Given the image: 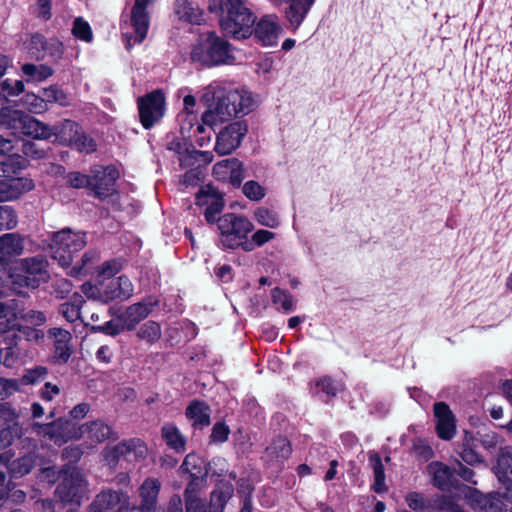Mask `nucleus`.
<instances>
[{
  "label": "nucleus",
  "instance_id": "1",
  "mask_svg": "<svg viewBox=\"0 0 512 512\" xmlns=\"http://www.w3.org/2000/svg\"><path fill=\"white\" fill-rule=\"evenodd\" d=\"M202 100L208 104L202 115L204 123L215 126L240 115L248 114L254 105L251 94L245 90L231 89L218 84L206 87Z\"/></svg>",
  "mask_w": 512,
  "mask_h": 512
},
{
  "label": "nucleus",
  "instance_id": "2",
  "mask_svg": "<svg viewBox=\"0 0 512 512\" xmlns=\"http://www.w3.org/2000/svg\"><path fill=\"white\" fill-rule=\"evenodd\" d=\"M86 244L85 232H73L69 228L54 232L50 243L52 258L63 268H70L68 275L72 277L89 274L92 272L94 264L99 261L98 252L89 250L78 262L73 264L74 254L82 250Z\"/></svg>",
  "mask_w": 512,
  "mask_h": 512
},
{
  "label": "nucleus",
  "instance_id": "3",
  "mask_svg": "<svg viewBox=\"0 0 512 512\" xmlns=\"http://www.w3.org/2000/svg\"><path fill=\"white\" fill-rule=\"evenodd\" d=\"M209 10L220 13L219 24L223 33L234 39H246L252 35L256 17L249 0H209Z\"/></svg>",
  "mask_w": 512,
  "mask_h": 512
},
{
  "label": "nucleus",
  "instance_id": "4",
  "mask_svg": "<svg viewBox=\"0 0 512 512\" xmlns=\"http://www.w3.org/2000/svg\"><path fill=\"white\" fill-rule=\"evenodd\" d=\"M193 62L206 67L231 64L234 61L232 45L214 31L199 36L190 53Z\"/></svg>",
  "mask_w": 512,
  "mask_h": 512
},
{
  "label": "nucleus",
  "instance_id": "5",
  "mask_svg": "<svg viewBox=\"0 0 512 512\" xmlns=\"http://www.w3.org/2000/svg\"><path fill=\"white\" fill-rule=\"evenodd\" d=\"M26 165L27 160L19 155L0 161V202L17 199L24 192L33 189L32 180L16 176Z\"/></svg>",
  "mask_w": 512,
  "mask_h": 512
},
{
  "label": "nucleus",
  "instance_id": "6",
  "mask_svg": "<svg viewBox=\"0 0 512 512\" xmlns=\"http://www.w3.org/2000/svg\"><path fill=\"white\" fill-rule=\"evenodd\" d=\"M217 226L222 246L232 250L239 248L241 241L245 240L254 228L247 217L235 213H226L218 217Z\"/></svg>",
  "mask_w": 512,
  "mask_h": 512
},
{
  "label": "nucleus",
  "instance_id": "7",
  "mask_svg": "<svg viewBox=\"0 0 512 512\" xmlns=\"http://www.w3.org/2000/svg\"><path fill=\"white\" fill-rule=\"evenodd\" d=\"M61 481L56 487V495L62 502L80 505L87 494V482L76 467L65 465L60 471Z\"/></svg>",
  "mask_w": 512,
  "mask_h": 512
},
{
  "label": "nucleus",
  "instance_id": "8",
  "mask_svg": "<svg viewBox=\"0 0 512 512\" xmlns=\"http://www.w3.org/2000/svg\"><path fill=\"white\" fill-rule=\"evenodd\" d=\"M82 291L88 298L109 303L115 300H128L134 293V286L127 276H120L109 281L107 284H102L100 288L91 284H83Z\"/></svg>",
  "mask_w": 512,
  "mask_h": 512
},
{
  "label": "nucleus",
  "instance_id": "9",
  "mask_svg": "<svg viewBox=\"0 0 512 512\" xmlns=\"http://www.w3.org/2000/svg\"><path fill=\"white\" fill-rule=\"evenodd\" d=\"M47 262L41 256L25 258L21 260L20 272L11 275L13 284L20 287L35 289L47 278Z\"/></svg>",
  "mask_w": 512,
  "mask_h": 512
},
{
  "label": "nucleus",
  "instance_id": "10",
  "mask_svg": "<svg viewBox=\"0 0 512 512\" xmlns=\"http://www.w3.org/2000/svg\"><path fill=\"white\" fill-rule=\"evenodd\" d=\"M140 121L145 129H150L165 113V97L160 90H155L138 98Z\"/></svg>",
  "mask_w": 512,
  "mask_h": 512
},
{
  "label": "nucleus",
  "instance_id": "11",
  "mask_svg": "<svg viewBox=\"0 0 512 512\" xmlns=\"http://www.w3.org/2000/svg\"><path fill=\"white\" fill-rule=\"evenodd\" d=\"M120 174L113 165L97 167L91 170L90 189L95 197L104 200L116 193L115 184Z\"/></svg>",
  "mask_w": 512,
  "mask_h": 512
},
{
  "label": "nucleus",
  "instance_id": "12",
  "mask_svg": "<svg viewBox=\"0 0 512 512\" xmlns=\"http://www.w3.org/2000/svg\"><path fill=\"white\" fill-rule=\"evenodd\" d=\"M90 512H127L129 496L121 490L104 489L89 506Z\"/></svg>",
  "mask_w": 512,
  "mask_h": 512
},
{
  "label": "nucleus",
  "instance_id": "13",
  "mask_svg": "<svg viewBox=\"0 0 512 512\" xmlns=\"http://www.w3.org/2000/svg\"><path fill=\"white\" fill-rule=\"evenodd\" d=\"M248 131L244 122L236 121L224 127L216 137L215 150L221 155H228L237 149Z\"/></svg>",
  "mask_w": 512,
  "mask_h": 512
},
{
  "label": "nucleus",
  "instance_id": "14",
  "mask_svg": "<svg viewBox=\"0 0 512 512\" xmlns=\"http://www.w3.org/2000/svg\"><path fill=\"white\" fill-rule=\"evenodd\" d=\"M58 135L62 141L67 142L68 145L80 152L91 153L96 150L94 140L82 132L80 126L74 121L65 120Z\"/></svg>",
  "mask_w": 512,
  "mask_h": 512
},
{
  "label": "nucleus",
  "instance_id": "15",
  "mask_svg": "<svg viewBox=\"0 0 512 512\" xmlns=\"http://www.w3.org/2000/svg\"><path fill=\"white\" fill-rule=\"evenodd\" d=\"M433 413L437 436L445 441L451 440L456 434V418L452 410L445 402H436Z\"/></svg>",
  "mask_w": 512,
  "mask_h": 512
},
{
  "label": "nucleus",
  "instance_id": "16",
  "mask_svg": "<svg viewBox=\"0 0 512 512\" xmlns=\"http://www.w3.org/2000/svg\"><path fill=\"white\" fill-rule=\"evenodd\" d=\"M0 418L7 424V428L0 430V441L3 446L11 445L14 439L23 435V427L18 423L19 413L10 403H1Z\"/></svg>",
  "mask_w": 512,
  "mask_h": 512
},
{
  "label": "nucleus",
  "instance_id": "17",
  "mask_svg": "<svg viewBox=\"0 0 512 512\" xmlns=\"http://www.w3.org/2000/svg\"><path fill=\"white\" fill-rule=\"evenodd\" d=\"M158 305V300L153 296H148L143 300L128 306L124 312L119 314V318L125 321L127 331H132L145 318H147Z\"/></svg>",
  "mask_w": 512,
  "mask_h": 512
},
{
  "label": "nucleus",
  "instance_id": "18",
  "mask_svg": "<svg viewBox=\"0 0 512 512\" xmlns=\"http://www.w3.org/2000/svg\"><path fill=\"white\" fill-rule=\"evenodd\" d=\"M252 28V34L263 46H276L282 27L275 15L263 16Z\"/></svg>",
  "mask_w": 512,
  "mask_h": 512
},
{
  "label": "nucleus",
  "instance_id": "19",
  "mask_svg": "<svg viewBox=\"0 0 512 512\" xmlns=\"http://www.w3.org/2000/svg\"><path fill=\"white\" fill-rule=\"evenodd\" d=\"M200 204L207 205L204 216L208 223L217 222L216 216L221 213L224 207V200L221 193L211 184L203 186L197 194Z\"/></svg>",
  "mask_w": 512,
  "mask_h": 512
},
{
  "label": "nucleus",
  "instance_id": "20",
  "mask_svg": "<svg viewBox=\"0 0 512 512\" xmlns=\"http://www.w3.org/2000/svg\"><path fill=\"white\" fill-rule=\"evenodd\" d=\"M48 337L53 340V360L57 364H66L72 353V335L68 330L53 327L48 330Z\"/></svg>",
  "mask_w": 512,
  "mask_h": 512
},
{
  "label": "nucleus",
  "instance_id": "21",
  "mask_svg": "<svg viewBox=\"0 0 512 512\" xmlns=\"http://www.w3.org/2000/svg\"><path fill=\"white\" fill-rule=\"evenodd\" d=\"M82 436L87 437L93 442L102 443L106 440L115 441L119 438L118 433L112 426L101 419L87 422L80 427Z\"/></svg>",
  "mask_w": 512,
  "mask_h": 512
},
{
  "label": "nucleus",
  "instance_id": "22",
  "mask_svg": "<svg viewBox=\"0 0 512 512\" xmlns=\"http://www.w3.org/2000/svg\"><path fill=\"white\" fill-rule=\"evenodd\" d=\"M150 0H135L131 10V25L134 28V43H141L148 32L149 14L146 10Z\"/></svg>",
  "mask_w": 512,
  "mask_h": 512
},
{
  "label": "nucleus",
  "instance_id": "23",
  "mask_svg": "<svg viewBox=\"0 0 512 512\" xmlns=\"http://www.w3.org/2000/svg\"><path fill=\"white\" fill-rule=\"evenodd\" d=\"M161 483L158 479L147 478L139 488L141 504L134 507L135 512H152L156 503Z\"/></svg>",
  "mask_w": 512,
  "mask_h": 512
},
{
  "label": "nucleus",
  "instance_id": "24",
  "mask_svg": "<svg viewBox=\"0 0 512 512\" xmlns=\"http://www.w3.org/2000/svg\"><path fill=\"white\" fill-rule=\"evenodd\" d=\"M0 461L6 466V470L13 478H20L28 474L35 465L36 456L33 452H27L24 455L11 460L7 453L0 455Z\"/></svg>",
  "mask_w": 512,
  "mask_h": 512
},
{
  "label": "nucleus",
  "instance_id": "25",
  "mask_svg": "<svg viewBox=\"0 0 512 512\" xmlns=\"http://www.w3.org/2000/svg\"><path fill=\"white\" fill-rule=\"evenodd\" d=\"M210 407L200 400H192L185 410V416L194 429H203L211 423Z\"/></svg>",
  "mask_w": 512,
  "mask_h": 512
},
{
  "label": "nucleus",
  "instance_id": "26",
  "mask_svg": "<svg viewBox=\"0 0 512 512\" xmlns=\"http://www.w3.org/2000/svg\"><path fill=\"white\" fill-rule=\"evenodd\" d=\"M315 0H291L285 9V17L293 31H296L308 12L313 6Z\"/></svg>",
  "mask_w": 512,
  "mask_h": 512
},
{
  "label": "nucleus",
  "instance_id": "27",
  "mask_svg": "<svg viewBox=\"0 0 512 512\" xmlns=\"http://www.w3.org/2000/svg\"><path fill=\"white\" fill-rule=\"evenodd\" d=\"M494 471L498 480L505 485L506 492H508V486H512V449L510 447L500 448Z\"/></svg>",
  "mask_w": 512,
  "mask_h": 512
},
{
  "label": "nucleus",
  "instance_id": "28",
  "mask_svg": "<svg viewBox=\"0 0 512 512\" xmlns=\"http://www.w3.org/2000/svg\"><path fill=\"white\" fill-rule=\"evenodd\" d=\"M140 449V453L144 452V447L141 445L139 440L131 439L127 441H122L113 447H108L103 451L105 460L110 465H116L117 462L122 457H126L136 449Z\"/></svg>",
  "mask_w": 512,
  "mask_h": 512
},
{
  "label": "nucleus",
  "instance_id": "29",
  "mask_svg": "<svg viewBox=\"0 0 512 512\" xmlns=\"http://www.w3.org/2000/svg\"><path fill=\"white\" fill-rule=\"evenodd\" d=\"M65 426H67V423L62 422L61 420L45 424L34 422L31 424V430L33 433L39 436L48 437L50 440L57 443L59 441H66L67 433L65 431Z\"/></svg>",
  "mask_w": 512,
  "mask_h": 512
},
{
  "label": "nucleus",
  "instance_id": "30",
  "mask_svg": "<svg viewBox=\"0 0 512 512\" xmlns=\"http://www.w3.org/2000/svg\"><path fill=\"white\" fill-rule=\"evenodd\" d=\"M161 436L165 444L176 453H183L185 451L186 437L176 425L165 423L161 428Z\"/></svg>",
  "mask_w": 512,
  "mask_h": 512
},
{
  "label": "nucleus",
  "instance_id": "31",
  "mask_svg": "<svg viewBox=\"0 0 512 512\" xmlns=\"http://www.w3.org/2000/svg\"><path fill=\"white\" fill-rule=\"evenodd\" d=\"M24 252V239L17 233H6L0 236V255L2 258H11L22 255Z\"/></svg>",
  "mask_w": 512,
  "mask_h": 512
},
{
  "label": "nucleus",
  "instance_id": "32",
  "mask_svg": "<svg viewBox=\"0 0 512 512\" xmlns=\"http://www.w3.org/2000/svg\"><path fill=\"white\" fill-rule=\"evenodd\" d=\"M18 132L32 136L35 139H47L52 135L48 126L26 113Z\"/></svg>",
  "mask_w": 512,
  "mask_h": 512
},
{
  "label": "nucleus",
  "instance_id": "33",
  "mask_svg": "<svg viewBox=\"0 0 512 512\" xmlns=\"http://www.w3.org/2000/svg\"><path fill=\"white\" fill-rule=\"evenodd\" d=\"M429 472L432 474L433 485L441 490H448L452 485L453 473L450 468L441 462L429 464Z\"/></svg>",
  "mask_w": 512,
  "mask_h": 512
},
{
  "label": "nucleus",
  "instance_id": "34",
  "mask_svg": "<svg viewBox=\"0 0 512 512\" xmlns=\"http://www.w3.org/2000/svg\"><path fill=\"white\" fill-rule=\"evenodd\" d=\"M176 13L181 20L190 24L199 25L203 21V11L188 0H178L176 2Z\"/></svg>",
  "mask_w": 512,
  "mask_h": 512
},
{
  "label": "nucleus",
  "instance_id": "35",
  "mask_svg": "<svg viewBox=\"0 0 512 512\" xmlns=\"http://www.w3.org/2000/svg\"><path fill=\"white\" fill-rule=\"evenodd\" d=\"M369 465L371 466L374 474L373 490L376 493H383L387 491L385 483V472L382 459L376 452L369 453Z\"/></svg>",
  "mask_w": 512,
  "mask_h": 512
},
{
  "label": "nucleus",
  "instance_id": "36",
  "mask_svg": "<svg viewBox=\"0 0 512 512\" xmlns=\"http://www.w3.org/2000/svg\"><path fill=\"white\" fill-rule=\"evenodd\" d=\"M184 109L179 114V120L181 121L180 132L188 133L191 135V129L193 121H196L197 115L194 113L193 108L196 105V99L193 95H186L183 99Z\"/></svg>",
  "mask_w": 512,
  "mask_h": 512
},
{
  "label": "nucleus",
  "instance_id": "37",
  "mask_svg": "<svg viewBox=\"0 0 512 512\" xmlns=\"http://www.w3.org/2000/svg\"><path fill=\"white\" fill-rule=\"evenodd\" d=\"M292 447L289 440L285 437H278L266 448V454L276 461L283 463L289 458Z\"/></svg>",
  "mask_w": 512,
  "mask_h": 512
},
{
  "label": "nucleus",
  "instance_id": "38",
  "mask_svg": "<svg viewBox=\"0 0 512 512\" xmlns=\"http://www.w3.org/2000/svg\"><path fill=\"white\" fill-rule=\"evenodd\" d=\"M136 336L139 340L151 346L158 342L162 336L161 325L153 320L146 321L139 327Z\"/></svg>",
  "mask_w": 512,
  "mask_h": 512
},
{
  "label": "nucleus",
  "instance_id": "39",
  "mask_svg": "<svg viewBox=\"0 0 512 512\" xmlns=\"http://www.w3.org/2000/svg\"><path fill=\"white\" fill-rule=\"evenodd\" d=\"M84 299L79 294H74L70 301L62 303L59 306V313L70 323L80 318V310L84 303Z\"/></svg>",
  "mask_w": 512,
  "mask_h": 512
},
{
  "label": "nucleus",
  "instance_id": "40",
  "mask_svg": "<svg viewBox=\"0 0 512 512\" xmlns=\"http://www.w3.org/2000/svg\"><path fill=\"white\" fill-rule=\"evenodd\" d=\"M25 112L3 107L0 109V126L14 131H19Z\"/></svg>",
  "mask_w": 512,
  "mask_h": 512
},
{
  "label": "nucleus",
  "instance_id": "41",
  "mask_svg": "<svg viewBox=\"0 0 512 512\" xmlns=\"http://www.w3.org/2000/svg\"><path fill=\"white\" fill-rule=\"evenodd\" d=\"M206 126L210 127L212 129L213 126H210L201 119V122L198 120V117H196V121H193V126L191 129V135L188 133H181L183 137L190 138L195 143H197L200 147L206 146L211 139V132H207Z\"/></svg>",
  "mask_w": 512,
  "mask_h": 512
},
{
  "label": "nucleus",
  "instance_id": "42",
  "mask_svg": "<svg viewBox=\"0 0 512 512\" xmlns=\"http://www.w3.org/2000/svg\"><path fill=\"white\" fill-rule=\"evenodd\" d=\"M272 303L276 309L284 313H290L295 309V302L293 296L285 290L274 288L271 294Z\"/></svg>",
  "mask_w": 512,
  "mask_h": 512
},
{
  "label": "nucleus",
  "instance_id": "43",
  "mask_svg": "<svg viewBox=\"0 0 512 512\" xmlns=\"http://www.w3.org/2000/svg\"><path fill=\"white\" fill-rule=\"evenodd\" d=\"M22 72L27 77L28 81L41 82L49 78L53 74L51 67L45 64H31L26 63L22 66Z\"/></svg>",
  "mask_w": 512,
  "mask_h": 512
},
{
  "label": "nucleus",
  "instance_id": "44",
  "mask_svg": "<svg viewBox=\"0 0 512 512\" xmlns=\"http://www.w3.org/2000/svg\"><path fill=\"white\" fill-rule=\"evenodd\" d=\"M253 215L258 224L270 229H275L280 225V218L278 214L266 207L257 208Z\"/></svg>",
  "mask_w": 512,
  "mask_h": 512
},
{
  "label": "nucleus",
  "instance_id": "45",
  "mask_svg": "<svg viewBox=\"0 0 512 512\" xmlns=\"http://www.w3.org/2000/svg\"><path fill=\"white\" fill-rule=\"evenodd\" d=\"M24 91V83L17 79H3L0 80V96L5 99L15 97Z\"/></svg>",
  "mask_w": 512,
  "mask_h": 512
},
{
  "label": "nucleus",
  "instance_id": "46",
  "mask_svg": "<svg viewBox=\"0 0 512 512\" xmlns=\"http://www.w3.org/2000/svg\"><path fill=\"white\" fill-rule=\"evenodd\" d=\"M126 330L127 327L125 325V321L121 320L119 315L117 316V319H112L102 325L92 327V331L101 332L110 336L119 335Z\"/></svg>",
  "mask_w": 512,
  "mask_h": 512
},
{
  "label": "nucleus",
  "instance_id": "47",
  "mask_svg": "<svg viewBox=\"0 0 512 512\" xmlns=\"http://www.w3.org/2000/svg\"><path fill=\"white\" fill-rule=\"evenodd\" d=\"M473 439L468 438L467 436L464 438L460 456L464 462H466L469 465H474L482 462L481 456L475 451L473 448Z\"/></svg>",
  "mask_w": 512,
  "mask_h": 512
},
{
  "label": "nucleus",
  "instance_id": "48",
  "mask_svg": "<svg viewBox=\"0 0 512 512\" xmlns=\"http://www.w3.org/2000/svg\"><path fill=\"white\" fill-rule=\"evenodd\" d=\"M413 454L421 461H428L434 456L429 442L423 438H415L412 445Z\"/></svg>",
  "mask_w": 512,
  "mask_h": 512
},
{
  "label": "nucleus",
  "instance_id": "49",
  "mask_svg": "<svg viewBox=\"0 0 512 512\" xmlns=\"http://www.w3.org/2000/svg\"><path fill=\"white\" fill-rule=\"evenodd\" d=\"M72 34L77 39H80L85 42H91L93 38L92 30L89 23L84 21L81 17H78L74 20Z\"/></svg>",
  "mask_w": 512,
  "mask_h": 512
},
{
  "label": "nucleus",
  "instance_id": "50",
  "mask_svg": "<svg viewBox=\"0 0 512 512\" xmlns=\"http://www.w3.org/2000/svg\"><path fill=\"white\" fill-rule=\"evenodd\" d=\"M48 370L44 366H37L25 371L21 378V383L24 385H33L45 379Z\"/></svg>",
  "mask_w": 512,
  "mask_h": 512
},
{
  "label": "nucleus",
  "instance_id": "51",
  "mask_svg": "<svg viewBox=\"0 0 512 512\" xmlns=\"http://www.w3.org/2000/svg\"><path fill=\"white\" fill-rule=\"evenodd\" d=\"M47 39L41 34H34L31 36L29 41V52L36 59H43L45 57V47Z\"/></svg>",
  "mask_w": 512,
  "mask_h": 512
},
{
  "label": "nucleus",
  "instance_id": "52",
  "mask_svg": "<svg viewBox=\"0 0 512 512\" xmlns=\"http://www.w3.org/2000/svg\"><path fill=\"white\" fill-rule=\"evenodd\" d=\"M17 224V216L12 207L0 205V230L12 229Z\"/></svg>",
  "mask_w": 512,
  "mask_h": 512
},
{
  "label": "nucleus",
  "instance_id": "53",
  "mask_svg": "<svg viewBox=\"0 0 512 512\" xmlns=\"http://www.w3.org/2000/svg\"><path fill=\"white\" fill-rule=\"evenodd\" d=\"M244 195L252 201H260L265 197V189L254 180L247 181L242 188Z\"/></svg>",
  "mask_w": 512,
  "mask_h": 512
},
{
  "label": "nucleus",
  "instance_id": "54",
  "mask_svg": "<svg viewBox=\"0 0 512 512\" xmlns=\"http://www.w3.org/2000/svg\"><path fill=\"white\" fill-rule=\"evenodd\" d=\"M51 9V0H37V2L33 6H31L32 14L43 21H48L49 19H51Z\"/></svg>",
  "mask_w": 512,
  "mask_h": 512
},
{
  "label": "nucleus",
  "instance_id": "55",
  "mask_svg": "<svg viewBox=\"0 0 512 512\" xmlns=\"http://www.w3.org/2000/svg\"><path fill=\"white\" fill-rule=\"evenodd\" d=\"M230 428L224 422H216L211 430L210 442L224 443L228 440Z\"/></svg>",
  "mask_w": 512,
  "mask_h": 512
},
{
  "label": "nucleus",
  "instance_id": "56",
  "mask_svg": "<svg viewBox=\"0 0 512 512\" xmlns=\"http://www.w3.org/2000/svg\"><path fill=\"white\" fill-rule=\"evenodd\" d=\"M229 165H230V168H229L230 176H229L228 181L233 186H240V184L244 178V170L242 167V163L236 158H230Z\"/></svg>",
  "mask_w": 512,
  "mask_h": 512
},
{
  "label": "nucleus",
  "instance_id": "57",
  "mask_svg": "<svg viewBox=\"0 0 512 512\" xmlns=\"http://www.w3.org/2000/svg\"><path fill=\"white\" fill-rule=\"evenodd\" d=\"M43 96L47 102L59 103L61 106L68 105L67 95L55 86L44 89Z\"/></svg>",
  "mask_w": 512,
  "mask_h": 512
},
{
  "label": "nucleus",
  "instance_id": "58",
  "mask_svg": "<svg viewBox=\"0 0 512 512\" xmlns=\"http://www.w3.org/2000/svg\"><path fill=\"white\" fill-rule=\"evenodd\" d=\"M122 269V262L119 259L105 261L98 269V275L104 278H111Z\"/></svg>",
  "mask_w": 512,
  "mask_h": 512
},
{
  "label": "nucleus",
  "instance_id": "59",
  "mask_svg": "<svg viewBox=\"0 0 512 512\" xmlns=\"http://www.w3.org/2000/svg\"><path fill=\"white\" fill-rule=\"evenodd\" d=\"M21 151L25 156L31 157L33 159H40L46 155L45 150L40 148L34 141H22Z\"/></svg>",
  "mask_w": 512,
  "mask_h": 512
},
{
  "label": "nucleus",
  "instance_id": "60",
  "mask_svg": "<svg viewBox=\"0 0 512 512\" xmlns=\"http://www.w3.org/2000/svg\"><path fill=\"white\" fill-rule=\"evenodd\" d=\"M67 181L73 188H90L91 174L85 175L80 172H70L67 175Z\"/></svg>",
  "mask_w": 512,
  "mask_h": 512
},
{
  "label": "nucleus",
  "instance_id": "61",
  "mask_svg": "<svg viewBox=\"0 0 512 512\" xmlns=\"http://www.w3.org/2000/svg\"><path fill=\"white\" fill-rule=\"evenodd\" d=\"M406 502L410 509L423 512L426 509V501L424 496L418 492H410L406 496Z\"/></svg>",
  "mask_w": 512,
  "mask_h": 512
},
{
  "label": "nucleus",
  "instance_id": "62",
  "mask_svg": "<svg viewBox=\"0 0 512 512\" xmlns=\"http://www.w3.org/2000/svg\"><path fill=\"white\" fill-rule=\"evenodd\" d=\"M20 383L17 379H5L0 377V397L5 398L19 391Z\"/></svg>",
  "mask_w": 512,
  "mask_h": 512
},
{
  "label": "nucleus",
  "instance_id": "63",
  "mask_svg": "<svg viewBox=\"0 0 512 512\" xmlns=\"http://www.w3.org/2000/svg\"><path fill=\"white\" fill-rule=\"evenodd\" d=\"M45 47V56L48 55L54 60H59L63 55V44L55 38L47 40Z\"/></svg>",
  "mask_w": 512,
  "mask_h": 512
},
{
  "label": "nucleus",
  "instance_id": "64",
  "mask_svg": "<svg viewBox=\"0 0 512 512\" xmlns=\"http://www.w3.org/2000/svg\"><path fill=\"white\" fill-rule=\"evenodd\" d=\"M316 386L319 387L321 391L327 394L328 396H336V394L340 390V385L330 377H324L320 379L316 383Z\"/></svg>",
  "mask_w": 512,
  "mask_h": 512
}]
</instances>
